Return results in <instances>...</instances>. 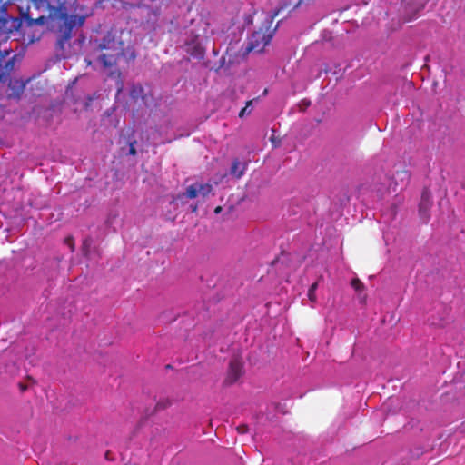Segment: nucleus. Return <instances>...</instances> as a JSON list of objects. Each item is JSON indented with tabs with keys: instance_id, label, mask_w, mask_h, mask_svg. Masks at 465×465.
I'll list each match as a JSON object with an SVG mask.
<instances>
[{
	"instance_id": "obj_3",
	"label": "nucleus",
	"mask_w": 465,
	"mask_h": 465,
	"mask_svg": "<svg viewBox=\"0 0 465 465\" xmlns=\"http://www.w3.org/2000/svg\"><path fill=\"white\" fill-rule=\"evenodd\" d=\"M281 8L271 15H267L261 27L254 31L250 38L248 49L261 53L272 41L278 25H272L275 16L279 15Z\"/></svg>"
},
{
	"instance_id": "obj_4",
	"label": "nucleus",
	"mask_w": 465,
	"mask_h": 465,
	"mask_svg": "<svg viewBox=\"0 0 465 465\" xmlns=\"http://www.w3.org/2000/svg\"><path fill=\"white\" fill-rule=\"evenodd\" d=\"M213 193V185L209 183H194L189 185L186 190L179 196L180 198L195 199L201 197L204 200Z\"/></svg>"
},
{
	"instance_id": "obj_21",
	"label": "nucleus",
	"mask_w": 465,
	"mask_h": 465,
	"mask_svg": "<svg viewBox=\"0 0 465 465\" xmlns=\"http://www.w3.org/2000/svg\"><path fill=\"white\" fill-rule=\"evenodd\" d=\"M222 211H223V207H222V206H217V207L214 209V213H215L216 214L220 213Z\"/></svg>"
},
{
	"instance_id": "obj_15",
	"label": "nucleus",
	"mask_w": 465,
	"mask_h": 465,
	"mask_svg": "<svg viewBox=\"0 0 465 465\" xmlns=\"http://www.w3.org/2000/svg\"><path fill=\"white\" fill-rule=\"evenodd\" d=\"M351 284V287L356 292H361L362 290H364V287H365L364 284L362 283V282L358 278L352 279Z\"/></svg>"
},
{
	"instance_id": "obj_10",
	"label": "nucleus",
	"mask_w": 465,
	"mask_h": 465,
	"mask_svg": "<svg viewBox=\"0 0 465 465\" xmlns=\"http://www.w3.org/2000/svg\"><path fill=\"white\" fill-rule=\"evenodd\" d=\"M6 82H8L9 89L7 96L10 98H19L25 89L24 82L17 79H10V77Z\"/></svg>"
},
{
	"instance_id": "obj_14",
	"label": "nucleus",
	"mask_w": 465,
	"mask_h": 465,
	"mask_svg": "<svg viewBox=\"0 0 465 465\" xmlns=\"http://www.w3.org/2000/svg\"><path fill=\"white\" fill-rule=\"evenodd\" d=\"M171 405V401L168 399L160 400L155 405V411H162Z\"/></svg>"
},
{
	"instance_id": "obj_25",
	"label": "nucleus",
	"mask_w": 465,
	"mask_h": 465,
	"mask_svg": "<svg viewBox=\"0 0 465 465\" xmlns=\"http://www.w3.org/2000/svg\"><path fill=\"white\" fill-rule=\"evenodd\" d=\"M197 206L193 207V212H196Z\"/></svg>"
},
{
	"instance_id": "obj_8",
	"label": "nucleus",
	"mask_w": 465,
	"mask_h": 465,
	"mask_svg": "<svg viewBox=\"0 0 465 465\" xmlns=\"http://www.w3.org/2000/svg\"><path fill=\"white\" fill-rule=\"evenodd\" d=\"M432 205L431 193L428 189H424L421 193L420 203L419 204V214L423 223L430 220V209Z\"/></svg>"
},
{
	"instance_id": "obj_6",
	"label": "nucleus",
	"mask_w": 465,
	"mask_h": 465,
	"mask_svg": "<svg viewBox=\"0 0 465 465\" xmlns=\"http://www.w3.org/2000/svg\"><path fill=\"white\" fill-rule=\"evenodd\" d=\"M243 374V363L238 358H232L229 362L227 375L224 380L226 385H232L235 383Z\"/></svg>"
},
{
	"instance_id": "obj_11",
	"label": "nucleus",
	"mask_w": 465,
	"mask_h": 465,
	"mask_svg": "<svg viewBox=\"0 0 465 465\" xmlns=\"http://www.w3.org/2000/svg\"><path fill=\"white\" fill-rule=\"evenodd\" d=\"M393 180L394 181L390 184L389 191L396 192L398 186L397 181L400 180L401 182V187L407 185L410 180V173L406 170L398 171L393 176Z\"/></svg>"
},
{
	"instance_id": "obj_22",
	"label": "nucleus",
	"mask_w": 465,
	"mask_h": 465,
	"mask_svg": "<svg viewBox=\"0 0 465 465\" xmlns=\"http://www.w3.org/2000/svg\"><path fill=\"white\" fill-rule=\"evenodd\" d=\"M26 388H27V387H26L25 385L20 384V389H21V391H25V390H26Z\"/></svg>"
},
{
	"instance_id": "obj_16",
	"label": "nucleus",
	"mask_w": 465,
	"mask_h": 465,
	"mask_svg": "<svg viewBox=\"0 0 465 465\" xmlns=\"http://www.w3.org/2000/svg\"><path fill=\"white\" fill-rule=\"evenodd\" d=\"M252 100H249L247 103H246V105L245 107H243L240 113H239V116L240 117H243L245 114H249L251 113V110H249V106L252 105Z\"/></svg>"
},
{
	"instance_id": "obj_5",
	"label": "nucleus",
	"mask_w": 465,
	"mask_h": 465,
	"mask_svg": "<svg viewBox=\"0 0 465 465\" xmlns=\"http://www.w3.org/2000/svg\"><path fill=\"white\" fill-rule=\"evenodd\" d=\"M131 99L140 106L150 107L153 104V96L151 92H145L144 88L140 84H134L129 92Z\"/></svg>"
},
{
	"instance_id": "obj_20",
	"label": "nucleus",
	"mask_w": 465,
	"mask_h": 465,
	"mask_svg": "<svg viewBox=\"0 0 465 465\" xmlns=\"http://www.w3.org/2000/svg\"><path fill=\"white\" fill-rule=\"evenodd\" d=\"M310 105H311V101H309V100H302V104L300 105V107H301L302 110H304L305 108H307Z\"/></svg>"
},
{
	"instance_id": "obj_1",
	"label": "nucleus",
	"mask_w": 465,
	"mask_h": 465,
	"mask_svg": "<svg viewBox=\"0 0 465 465\" xmlns=\"http://www.w3.org/2000/svg\"><path fill=\"white\" fill-rule=\"evenodd\" d=\"M30 0V5L19 6V16L12 18L0 3V25L12 21V27L19 30L23 25L45 26L56 35V47L63 50L74 36V31L82 27L89 14L78 0Z\"/></svg>"
},
{
	"instance_id": "obj_18",
	"label": "nucleus",
	"mask_w": 465,
	"mask_h": 465,
	"mask_svg": "<svg viewBox=\"0 0 465 465\" xmlns=\"http://www.w3.org/2000/svg\"><path fill=\"white\" fill-rule=\"evenodd\" d=\"M237 430H238L239 433L244 434V433L248 432L249 428H248V426L246 424H242V425L237 427Z\"/></svg>"
},
{
	"instance_id": "obj_23",
	"label": "nucleus",
	"mask_w": 465,
	"mask_h": 465,
	"mask_svg": "<svg viewBox=\"0 0 465 465\" xmlns=\"http://www.w3.org/2000/svg\"><path fill=\"white\" fill-rule=\"evenodd\" d=\"M85 62L88 65H90L92 64V60L88 59V58H85Z\"/></svg>"
},
{
	"instance_id": "obj_13",
	"label": "nucleus",
	"mask_w": 465,
	"mask_h": 465,
	"mask_svg": "<svg viewBox=\"0 0 465 465\" xmlns=\"http://www.w3.org/2000/svg\"><path fill=\"white\" fill-rule=\"evenodd\" d=\"M318 288V282H314L311 285V287L308 290V298L312 302H315L317 300L316 297V290Z\"/></svg>"
},
{
	"instance_id": "obj_17",
	"label": "nucleus",
	"mask_w": 465,
	"mask_h": 465,
	"mask_svg": "<svg viewBox=\"0 0 465 465\" xmlns=\"http://www.w3.org/2000/svg\"><path fill=\"white\" fill-rule=\"evenodd\" d=\"M64 242H65V244L68 245V247L71 249L72 252L74 251V242L73 237L69 236V237L65 238Z\"/></svg>"
},
{
	"instance_id": "obj_2",
	"label": "nucleus",
	"mask_w": 465,
	"mask_h": 465,
	"mask_svg": "<svg viewBox=\"0 0 465 465\" xmlns=\"http://www.w3.org/2000/svg\"><path fill=\"white\" fill-rule=\"evenodd\" d=\"M91 46V55L104 69L115 67L120 57L129 63L137 56L128 30L111 28L101 39L92 41Z\"/></svg>"
},
{
	"instance_id": "obj_9",
	"label": "nucleus",
	"mask_w": 465,
	"mask_h": 465,
	"mask_svg": "<svg viewBox=\"0 0 465 465\" xmlns=\"http://www.w3.org/2000/svg\"><path fill=\"white\" fill-rule=\"evenodd\" d=\"M15 67L14 58L5 60L4 55L0 54V82L6 83Z\"/></svg>"
},
{
	"instance_id": "obj_24",
	"label": "nucleus",
	"mask_w": 465,
	"mask_h": 465,
	"mask_svg": "<svg viewBox=\"0 0 465 465\" xmlns=\"http://www.w3.org/2000/svg\"><path fill=\"white\" fill-rule=\"evenodd\" d=\"M431 324L436 325V323L432 322ZM438 327H444V323L437 324Z\"/></svg>"
},
{
	"instance_id": "obj_26",
	"label": "nucleus",
	"mask_w": 465,
	"mask_h": 465,
	"mask_svg": "<svg viewBox=\"0 0 465 465\" xmlns=\"http://www.w3.org/2000/svg\"><path fill=\"white\" fill-rule=\"evenodd\" d=\"M32 10L34 11V13H35V14H39V13H40V12L35 11V10H34V9H32Z\"/></svg>"
},
{
	"instance_id": "obj_7",
	"label": "nucleus",
	"mask_w": 465,
	"mask_h": 465,
	"mask_svg": "<svg viewBox=\"0 0 465 465\" xmlns=\"http://www.w3.org/2000/svg\"><path fill=\"white\" fill-rule=\"evenodd\" d=\"M185 51L191 56L202 59L204 56L205 50L199 41V35L191 33L190 39L185 42Z\"/></svg>"
},
{
	"instance_id": "obj_12",
	"label": "nucleus",
	"mask_w": 465,
	"mask_h": 465,
	"mask_svg": "<svg viewBox=\"0 0 465 465\" xmlns=\"http://www.w3.org/2000/svg\"><path fill=\"white\" fill-rule=\"evenodd\" d=\"M246 167L247 164L245 163H242L238 159H234L232 163L230 173L233 177L239 179L243 175Z\"/></svg>"
},
{
	"instance_id": "obj_19",
	"label": "nucleus",
	"mask_w": 465,
	"mask_h": 465,
	"mask_svg": "<svg viewBox=\"0 0 465 465\" xmlns=\"http://www.w3.org/2000/svg\"><path fill=\"white\" fill-rule=\"evenodd\" d=\"M135 143H136V141L130 143V147H129V154L130 155H133V156L136 155V149L134 147Z\"/></svg>"
}]
</instances>
